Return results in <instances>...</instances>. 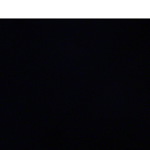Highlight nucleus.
I'll return each mask as SVG.
<instances>
[{"mask_svg": "<svg viewBox=\"0 0 150 150\" xmlns=\"http://www.w3.org/2000/svg\"><path fill=\"white\" fill-rule=\"evenodd\" d=\"M135 57H137V55H136V56H135Z\"/></svg>", "mask_w": 150, "mask_h": 150, "instance_id": "nucleus-3", "label": "nucleus"}, {"mask_svg": "<svg viewBox=\"0 0 150 150\" xmlns=\"http://www.w3.org/2000/svg\"><path fill=\"white\" fill-rule=\"evenodd\" d=\"M86 58H88L89 57L88 56H86Z\"/></svg>", "mask_w": 150, "mask_h": 150, "instance_id": "nucleus-2", "label": "nucleus"}, {"mask_svg": "<svg viewBox=\"0 0 150 150\" xmlns=\"http://www.w3.org/2000/svg\"><path fill=\"white\" fill-rule=\"evenodd\" d=\"M115 58H116L117 59H119V57H118V56H115Z\"/></svg>", "mask_w": 150, "mask_h": 150, "instance_id": "nucleus-1", "label": "nucleus"}]
</instances>
